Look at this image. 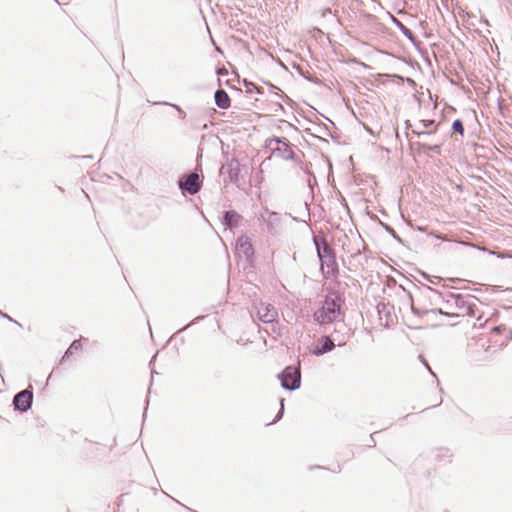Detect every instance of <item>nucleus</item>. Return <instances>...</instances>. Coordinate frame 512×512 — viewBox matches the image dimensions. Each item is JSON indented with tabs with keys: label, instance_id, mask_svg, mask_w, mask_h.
I'll use <instances>...</instances> for the list:
<instances>
[{
	"label": "nucleus",
	"instance_id": "e433bc0d",
	"mask_svg": "<svg viewBox=\"0 0 512 512\" xmlns=\"http://www.w3.org/2000/svg\"><path fill=\"white\" fill-rule=\"evenodd\" d=\"M405 126H406V129H409L412 126L409 120L405 121Z\"/></svg>",
	"mask_w": 512,
	"mask_h": 512
},
{
	"label": "nucleus",
	"instance_id": "c03bdc74",
	"mask_svg": "<svg viewBox=\"0 0 512 512\" xmlns=\"http://www.w3.org/2000/svg\"><path fill=\"white\" fill-rule=\"evenodd\" d=\"M155 373L154 370L151 371V374L153 375ZM151 379L153 380V376L151 377Z\"/></svg>",
	"mask_w": 512,
	"mask_h": 512
},
{
	"label": "nucleus",
	"instance_id": "393cba45",
	"mask_svg": "<svg viewBox=\"0 0 512 512\" xmlns=\"http://www.w3.org/2000/svg\"><path fill=\"white\" fill-rule=\"evenodd\" d=\"M283 415H284V399L282 398V399H280V409L277 412V414H276L274 420L271 422V424H274V423L280 421L282 419Z\"/></svg>",
	"mask_w": 512,
	"mask_h": 512
},
{
	"label": "nucleus",
	"instance_id": "4c0bfd02",
	"mask_svg": "<svg viewBox=\"0 0 512 512\" xmlns=\"http://www.w3.org/2000/svg\"><path fill=\"white\" fill-rule=\"evenodd\" d=\"M437 406H438V405H433V406L427 407V408H425V409H422V412H425L426 410L431 409V408H434V407H437Z\"/></svg>",
	"mask_w": 512,
	"mask_h": 512
},
{
	"label": "nucleus",
	"instance_id": "5701e85b",
	"mask_svg": "<svg viewBox=\"0 0 512 512\" xmlns=\"http://www.w3.org/2000/svg\"><path fill=\"white\" fill-rule=\"evenodd\" d=\"M380 225L384 228V230L386 232H388L394 239H396L397 241L401 242V238L398 236V234L396 233V231L394 230L393 227H391L390 225L380 221Z\"/></svg>",
	"mask_w": 512,
	"mask_h": 512
},
{
	"label": "nucleus",
	"instance_id": "a19ab883",
	"mask_svg": "<svg viewBox=\"0 0 512 512\" xmlns=\"http://www.w3.org/2000/svg\"><path fill=\"white\" fill-rule=\"evenodd\" d=\"M400 288H402L403 292H405V293L407 292L403 286H400Z\"/></svg>",
	"mask_w": 512,
	"mask_h": 512
},
{
	"label": "nucleus",
	"instance_id": "f704fd0d",
	"mask_svg": "<svg viewBox=\"0 0 512 512\" xmlns=\"http://www.w3.org/2000/svg\"><path fill=\"white\" fill-rule=\"evenodd\" d=\"M148 404H149V400H148V399H146V407H145V409H144L143 419H145V417H146V412H147Z\"/></svg>",
	"mask_w": 512,
	"mask_h": 512
},
{
	"label": "nucleus",
	"instance_id": "79ce46f5",
	"mask_svg": "<svg viewBox=\"0 0 512 512\" xmlns=\"http://www.w3.org/2000/svg\"><path fill=\"white\" fill-rule=\"evenodd\" d=\"M411 414H406V416L403 417V419H406L410 416Z\"/></svg>",
	"mask_w": 512,
	"mask_h": 512
},
{
	"label": "nucleus",
	"instance_id": "20e7f679",
	"mask_svg": "<svg viewBox=\"0 0 512 512\" xmlns=\"http://www.w3.org/2000/svg\"><path fill=\"white\" fill-rule=\"evenodd\" d=\"M264 147L271 152V156L280 158L293 163L300 156L295 152L296 145L292 144L287 138L273 136L265 140Z\"/></svg>",
	"mask_w": 512,
	"mask_h": 512
},
{
	"label": "nucleus",
	"instance_id": "2eb2a0df",
	"mask_svg": "<svg viewBox=\"0 0 512 512\" xmlns=\"http://www.w3.org/2000/svg\"><path fill=\"white\" fill-rule=\"evenodd\" d=\"M240 163L237 159H232L228 164V177L232 183H236L240 176Z\"/></svg>",
	"mask_w": 512,
	"mask_h": 512
},
{
	"label": "nucleus",
	"instance_id": "c85d7f7f",
	"mask_svg": "<svg viewBox=\"0 0 512 512\" xmlns=\"http://www.w3.org/2000/svg\"><path fill=\"white\" fill-rule=\"evenodd\" d=\"M205 316H198L196 317L192 322H190L189 324H187L185 327H183L182 330L186 329L187 327L191 326L192 324L194 323H197L198 321L204 319Z\"/></svg>",
	"mask_w": 512,
	"mask_h": 512
},
{
	"label": "nucleus",
	"instance_id": "f8f14e48",
	"mask_svg": "<svg viewBox=\"0 0 512 512\" xmlns=\"http://www.w3.org/2000/svg\"><path fill=\"white\" fill-rule=\"evenodd\" d=\"M392 23L401 31V33L415 46L419 47L420 41L414 35L411 29L403 24L397 17L392 16Z\"/></svg>",
	"mask_w": 512,
	"mask_h": 512
},
{
	"label": "nucleus",
	"instance_id": "4be33fe9",
	"mask_svg": "<svg viewBox=\"0 0 512 512\" xmlns=\"http://www.w3.org/2000/svg\"><path fill=\"white\" fill-rule=\"evenodd\" d=\"M392 309H393V306L390 305L389 303L381 302L377 305V311H378L379 315L385 314L387 317H389Z\"/></svg>",
	"mask_w": 512,
	"mask_h": 512
},
{
	"label": "nucleus",
	"instance_id": "39448f33",
	"mask_svg": "<svg viewBox=\"0 0 512 512\" xmlns=\"http://www.w3.org/2000/svg\"><path fill=\"white\" fill-rule=\"evenodd\" d=\"M277 378L281 383V387L287 391H295L301 387V370L299 366H286L277 375Z\"/></svg>",
	"mask_w": 512,
	"mask_h": 512
},
{
	"label": "nucleus",
	"instance_id": "58836bf2",
	"mask_svg": "<svg viewBox=\"0 0 512 512\" xmlns=\"http://www.w3.org/2000/svg\"><path fill=\"white\" fill-rule=\"evenodd\" d=\"M481 21H482L485 25H489V22H488V20H487V19H482Z\"/></svg>",
	"mask_w": 512,
	"mask_h": 512
},
{
	"label": "nucleus",
	"instance_id": "9d476101",
	"mask_svg": "<svg viewBox=\"0 0 512 512\" xmlns=\"http://www.w3.org/2000/svg\"><path fill=\"white\" fill-rule=\"evenodd\" d=\"M236 249L239 253L243 254L248 262L254 259V248L247 236H240L236 242Z\"/></svg>",
	"mask_w": 512,
	"mask_h": 512
},
{
	"label": "nucleus",
	"instance_id": "ddd939ff",
	"mask_svg": "<svg viewBox=\"0 0 512 512\" xmlns=\"http://www.w3.org/2000/svg\"><path fill=\"white\" fill-rule=\"evenodd\" d=\"M214 101L216 106L220 109H228L231 106V99L228 93L222 88L215 91Z\"/></svg>",
	"mask_w": 512,
	"mask_h": 512
},
{
	"label": "nucleus",
	"instance_id": "4468645a",
	"mask_svg": "<svg viewBox=\"0 0 512 512\" xmlns=\"http://www.w3.org/2000/svg\"><path fill=\"white\" fill-rule=\"evenodd\" d=\"M419 125L422 128H426V129L431 128V130H422V131L412 130V132L415 135H417L418 137L434 134L437 132V129H438V124H436L435 120H433V119L420 120Z\"/></svg>",
	"mask_w": 512,
	"mask_h": 512
},
{
	"label": "nucleus",
	"instance_id": "f257e3e1",
	"mask_svg": "<svg viewBox=\"0 0 512 512\" xmlns=\"http://www.w3.org/2000/svg\"><path fill=\"white\" fill-rule=\"evenodd\" d=\"M416 289L420 291V293L428 297L430 300V304H438L440 301L445 305L448 310L454 311H444L442 308H434V309H422L416 307L413 300V294L411 292H407L408 304L412 311V313L418 317H429L430 315L441 314L447 317H459L460 315H468L471 317L476 316V312L478 311V307L475 303L477 297L472 295H463L460 293H453L450 291L447 292H439L430 286L423 285L422 288L417 287Z\"/></svg>",
	"mask_w": 512,
	"mask_h": 512
},
{
	"label": "nucleus",
	"instance_id": "c9c22d12",
	"mask_svg": "<svg viewBox=\"0 0 512 512\" xmlns=\"http://www.w3.org/2000/svg\"><path fill=\"white\" fill-rule=\"evenodd\" d=\"M306 79H307L308 81H311V82H314V83H317V82H318V81H317V78L306 77Z\"/></svg>",
	"mask_w": 512,
	"mask_h": 512
},
{
	"label": "nucleus",
	"instance_id": "72a5a7b5",
	"mask_svg": "<svg viewBox=\"0 0 512 512\" xmlns=\"http://www.w3.org/2000/svg\"><path fill=\"white\" fill-rule=\"evenodd\" d=\"M307 183H308V186H309V187H312V185H313V184H315V183H314V181H313L312 176H308V178H307Z\"/></svg>",
	"mask_w": 512,
	"mask_h": 512
},
{
	"label": "nucleus",
	"instance_id": "bb28decb",
	"mask_svg": "<svg viewBox=\"0 0 512 512\" xmlns=\"http://www.w3.org/2000/svg\"><path fill=\"white\" fill-rule=\"evenodd\" d=\"M265 213H266V214H268V216H269V220H267V223H269V222H270V218H271V217H274V218H276V219L278 218V214H277V213H275V212H269L268 210H266V212H265ZM261 216H262V218L264 219V221H266V219H265V214H262Z\"/></svg>",
	"mask_w": 512,
	"mask_h": 512
},
{
	"label": "nucleus",
	"instance_id": "c756f323",
	"mask_svg": "<svg viewBox=\"0 0 512 512\" xmlns=\"http://www.w3.org/2000/svg\"><path fill=\"white\" fill-rule=\"evenodd\" d=\"M493 330L496 333L500 334V333H502V331L506 330V327L504 325H499V326L494 327Z\"/></svg>",
	"mask_w": 512,
	"mask_h": 512
},
{
	"label": "nucleus",
	"instance_id": "a18cd8bd",
	"mask_svg": "<svg viewBox=\"0 0 512 512\" xmlns=\"http://www.w3.org/2000/svg\"><path fill=\"white\" fill-rule=\"evenodd\" d=\"M336 472H341V468L339 465H338V470Z\"/></svg>",
	"mask_w": 512,
	"mask_h": 512
},
{
	"label": "nucleus",
	"instance_id": "aec40b11",
	"mask_svg": "<svg viewBox=\"0 0 512 512\" xmlns=\"http://www.w3.org/2000/svg\"><path fill=\"white\" fill-rule=\"evenodd\" d=\"M419 149L423 152L431 151L436 154H441V145H429L426 143H418Z\"/></svg>",
	"mask_w": 512,
	"mask_h": 512
},
{
	"label": "nucleus",
	"instance_id": "37998d69",
	"mask_svg": "<svg viewBox=\"0 0 512 512\" xmlns=\"http://www.w3.org/2000/svg\"><path fill=\"white\" fill-rule=\"evenodd\" d=\"M155 356L152 358V360L149 362V365H152V362L154 360Z\"/></svg>",
	"mask_w": 512,
	"mask_h": 512
},
{
	"label": "nucleus",
	"instance_id": "6e6552de",
	"mask_svg": "<svg viewBox=\"0 0 512 512\" xmlns=\"http://www.w3.org/2000/svg\"><path fill=\"white\" fill-rule=\"evenodd\" d=\"M257 316L261 322L272 324L277 322L278 311L274 305L260 302L259 306L257 307Z\"/></svg>",
	"mask_w": 512,
	"mask_h": 512
},
{
	"label": "nucleus",
	"instance_id": "412c9836",
	"mask_svg": "<svg viewBox=\"0 0 512 512\" xmlns=\"http://www.w3.org/2000/svg\"><path fill=\"white\" fill-rule=\"evenodd\" d=\"M451 129L454 133H457L461 136L464 135V132H465V128H464V124H463V121L461 119H455L453 122H452V126H451Z\"/></svg>",
	"mask_w": 512,
	"mask_h": 512
},
{
	"label": "nucleus",
	"instance_id": "7ed1b4c3",
	"mask_svg": "<svg viewBox=\"0 0 512 512\" xmlns=\"http://www.w3.org/2000/svg\"><path fill=\"white\" fill-rule=\"evenodd\" d=\"M343 297L336 293L325 296L322 305L313 313V320L320 326L333 323L342 314Z\"/></svg>",
	"mask_w": 512,
	"mask_h": 512
},
{
	"label": "nucleus",
	"instance_id": "dca6fc26",
	"mask_svg": "<svg viewBox=\"0 0 512 512\" xmlns=\"http://www.w3.org/2000/svg\"><path fill=\"white\" fill-rule=\"evenodd\" d=\"M294 165L298 167L301 171H303V173L306 174L307 176H312L314 183H317L316 177L310 169L312 166L311 162H304L299 156L297 160L294 162Z\"/></svg>",
	"mask_w": 512,
	"mask_h": 512
},
{
	"label": "nucleus",
	"instance_id": "cd10ccee",
	"mask_svg": "<svg viewBox=\"0 0 512 512\" xmlns=\"http://www.w3.org/2000/svg\"><path fill=\"white\" fill-rule=\"evenodd\" d=\"M420 358H421V360H422L423 364L425 365V367L427 368V370H428V371H429V372H430L434 377H436L435 373L432 371V369H431V367H430L429 363L427 362V360H426V359H424L422 356H420Z\"/></svg>",
	"mask_w": 512,
	"mask_h": 512
},
{
	"label": "nucleus",
	"instance_id": "7c9ffc66",
	"mask_svg": "<svg viewBox=\"0 0 512 512\" xmlns=\"http://www.w3.org/2000/svg\"><path fill=\"white\" fill-rule=\"evenodd\" d=\"M377 433H378V432H374V433H372V434L370 435V442H371V443H370V444H368V446H369V447H374V446H375L376 441H375V439H374V435H375V434H377Z\"/></svg>",
	"mask_w": 512,
	"mask_h": 512
},
{
	"label": "nucleus",
	"instance_id": "2f4dec72",
	"mask_svg": "<svg viewBox=\"0 0 512 512\" xmlns=\"http://www.w3.org/2000/svg\"><path fill=\"white\" fill-rule=\"evenodd\" d=\"M412 228L420 231V232H426L427 231V227L426 226H416L414 227L413 225H411Z\"/></svg>",
	"mask_w": 512,
	"mask_h": 512
},
{
	"label": "nucleus",
	"instance_id": "423d86ee",
	"mask_svg": "<svg viewBox=\"0 0 512 512\" xmlns=\"http://www.w3.org/2000/svg\"><path fill=\"white\" fill-rule=\"evenodd\" d=\"M177 184L183 194L196 195L202 189L203 180L196 172L191 171L184 173Z\"/></svg>",
	"mask_w": 512,
	"mask_h": 512
},
{
	"label": "nucleus",
	"instance_id": "f03ea898",
	"mask_svg": "<svg viewBox=\"0 0 512 512\" xmlns=\"http://www.w3.org/2000/svg\"><path fill=\"white\" fill-rule=\"evenodd\" d=\"M313 244L316 248L317 257L320 262V270L325 278L338 274V263L336 261L335 249L321 235L313 236Z\"/></svg>",
	"mask_w": 512,
	"mask_h": 512
},
{
	"label": "nucleus",
	"instance_id": "473e14b6",
	"mask_svg": "<svg viewBox=\"0 0 512 512\" xmlns=\"http://www.w3.org/2000/svg\"><path fill=\"white\" fill-rule=\"evenodd\" d=\"M425 278H427L432 284H436L437 281L439 280L438 277H434V279H431L430 276L428 275H424Z\"/></svg>",
	"mask_w": 512,
	"mask_h": 512
},
{
	"label": "nucleus",
	"instance_id": "49530a36",
	"mask_svg": "<svg viewBox=\"0 0 512 512\" xmlns=\"http://www.w3.org/2000/svg\"><path fill=\"white\" fill-rule=\"evenodd\" d=\"M510 336L512 337V330L509 331Z\"/></svg>",
	"mask_w": 512,
	"mask_h": 512
},
{
	"label": "nucleus",
	"instance_id": "6ab92c4d",
	"mask_svg": "<svg viewBox=\"0 0 512 512\" xmlns=\"http://www.w3.org/2000/svg\"><path fill=\"white\" fill-rule=\"evenodd\" d=\"M243 84L247 88L248 93L256 92L257 94H260V95L264 94L263 87L258 86L257 84H255L247 79L243 80Z\"/></svg>",
	"mask_w": 512,
	"mask_h": 512
},
{
	"label": "nucleus",
	"instance_id": "a211bd4d",
	"mask_svg": "<svg viewBox=\"0 0 512 512\" xmlns=\"http://www.w3.org/2000/svg\"><path fill=\"white\" fill-rule=\"evenodd\" d=\"M82 348L81 341L80 340H74L68 349L66 350L65 354L61 358V363L65 361L66 358H68L70 355H72L74 352L79 351Z\"/></svg>",
	"mask_w": 512,
	"mask_h": 512
},
{
	"label": "nucleus",
	"instance_id": "9b49d317",
	"mask_svg": "<svg viewBox=\"0 0 512 512\" xmlns=\"http://www.w3.org/2000/svg\"><path fill=\"white\" fill-rule=\"evenodd\" d=\"M242 220H243L242 215H240L235 210H226L223 212L222 224L229 229H234V228L239 227L241 225Z\"/></svg>",
	"mask_w": 512,
	"mask_h": 512
},
{
	"label": "nucleus",
	"instance_id": "ea45409f",
	"mask_svg": "<svg viewBox=\"0 0 512 512\" xmlns=\"http://www.w3.org/2000/svg\"><path fill=\"white\" fill-rule=\"evenodd\" d=\"M50 378H51V374H50V375H48V379H47V381H46V385L48 384V381H49V379H50Z\"/></svg>",
	"mask_w": 512,
	"mask_h": 512
},
{
	"label": "nucleus",
	"instance_id": "f3484780",
	"mask_svg": "<svg viewBox=\"0 0 512 512\" xmlns=\"http://www.w3.org/2000/svg\"><path fill=\"white\" fill-rule=\"evenodd\" d=\"M452 456L450 449L446 447H439L434 450V458L438 461L449 459Z\"/></svg>",
	"mask_w": 512,
	"mask_h": 512
},
{
	"label": "nucleus",
	"instance_id": "a878e982",
	"mask_svg": "<svg viewBox=\"0 0 512 512\" xmlns=\"http://www.w3.org/2000/svg\"><path fill=\"white\" fill-rule=\"evenodd\" d=\"M0 316L5 318V319H7L10 322H13V323L21 326V324L18 321L14 320L11 316H9L7 313H5V312H3L1 310H0Z\"/></svg>",
	"mask_w": 512,
	"mask_h": 512
},
{
	"label": "nucleus",
	"instance_id": "0eeeda50",
	"mask_svg": "<svg viewBox=\"0 0 512 512\" xmlns=\"http://www.w3.org/2000/svg\"><path fill=\"white\" fill-rule=\"evenodd\" d=\"M33 404V387L29 385L26 389L16 393L12 405L15 411L25 413L31 409Z\"/></svg>",
	"mask_w": 512,
	"mask_h": 512
},
{
	"label": "nucleus",
	"instance_id": "b1692460",
	"mask_svg": "<svg viewBox=\"0 0 512 512\" xmlns=\"http://www.w3.org/2000/svg\"><path fill=\"white\" fill-rule=\"evenodd\" d=\"M158 104H162V105H169L171 107H173L177 112H178V116L180 119H185L186 118V112L178 105L176 104H171V103H168V102H159Z\"/></svg>",
	"mask_w": 512,
	"mask_h": 512
},
{
	"label": "nucleus",
	"instance_id": "1a4fd4ad",
	"mask_svg": "<svg viewBox=\"0 0 512 512\" xmlns=\"http://www.w3.org/2000/svg\"><path fill=\"white\" fill-rule=\"evenodd\" d=\"M335 346V342L330 335H322L317 339V343L314 346L312 353L315 356H322L331 352Z\"/></svg>",
	"mask_w": 512,
	"mask_h": 512
}]
</instances>
